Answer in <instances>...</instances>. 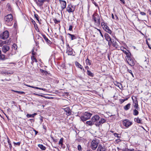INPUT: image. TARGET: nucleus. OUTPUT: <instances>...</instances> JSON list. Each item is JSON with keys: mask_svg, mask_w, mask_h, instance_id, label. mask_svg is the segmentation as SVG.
<instances>
[{"mask_svg": "<svg viewBox=\"0 0 151 151\" xmlns=\"http://www.w3.org/2000/svg\"><path fill=\"white\" fill-rule=\"evenodd\" d=\"M5 24L9 26H11L12 24L13 16L11 14L6 16L4 18Z\"/></svg>", "mask_w": 151, "mask_h": 151, "instance_id": "obj_1", "label": "nucleus"}, {"mask_svg": "<svg viewBox=\"0 0 151 151\" xmlns=\"http://www.w3.org/2000/svg\"><path fill=\"white\" fill-rule=\"evenodd\" d=\"M99 142L98 140L95 139L93 140L91 142V148L93 150H96L99 144Z\"/></svg>", "mask_w": 151, "mask_h": 151, "instance_id": "obj_2", "label": "nucleus"}, {"mask_svg": "<svg viewBox=\"0 0 151 151\" xmlns=\"http://www.w3.org/2000/svg\"><path fill=\"white\" fill-rule=\"evenodd\" d=\"M92 115V114L89 112H85L84 113L83 115L81 116V119L83 122L89 119Z\"/></svg>", "mask_w": 151, "mask_h": 151, "instance_id": "obj_3", "label": "nucleus"}, {"mask_svg": "<svg viewBox=\"0 0 151 151\" xmlns=\"http://www.w3.org/2000/svg\"><path fill=\"white\" fill-rule=\"evenodd\" d=\"M9 36V32L7 31H5L2 34L0 35V38L3 40L6 39Z\"/></svg>", "mask_w": 151, "mask_h": 151, "instance_id": "obj_4", "label": "nucleus"}, {"mask_svg": "<svg viewBox=\"0 0 151 151\" xmlns=\"http://www.w3.org/2000/svg\"><path fill=\"white\" fill-rule=\"evenodd\" d=\"M132 124V122H130L129 120L125 119L123 121V124L126 127H128Z\"/></svg>", "mask_w": 151, "mask_h": 151, "instance_id": "obj_5", "label": "nucleus"}, {"mask_svg": "<svg viewBox=\"0 0 151 151\" xmlns=\"http://www.w3.org/2000/svg\"><path fill=\"white\" fill-rule=\"evenodd\" d=\"M100 118V117L98 115H95L92 117L91 119L94 124H95L97 123L98 122V121H99Z\"/></svg>", "mask_w": 151, "mask_h": 151, "instance_id": "obj_6", "label": "nucleus"}, {"mask_svg": "<svg viewBox=\"0 0 151 151\" xmlns=\"http://www.w3.org/2000/svg\"><path fill=\"white\" fill-rule=\"evenodd\" d=\"M93 18L95 22L98 24L100 22V20L99 15L96 14H94L93 16Z\"/></svg>", "mask_w": 151, "mask_h": 151, "instance_id": "obj_7", "label": "nucleus"}, {"mask_svg": "<svg viewBox=\"0 0 151 151\" xmlns=\"http://www.w3.org/2000/svg\"><path fill=\"white\" fill-rule=\"evenodd\" d=\"M59 1L61 4V14H62V11H63L66 7V3L65 1L60 0Z\"/></svg>", "mask_w": 151, "mask_h": 151, "instance_id": "obj_8", "label": "nucleus"}, {"mask_svg": "<svg viewBox=\"0 0 151 151\" xmlns=\"http://www.w3.org/2000/svg\"><path fill=\"white\" fill-rule=\"evenodd\" d=\"M17 46L16 44H14L12 46V50L11 53L12 55H14L16 53V50L17 49Z\"/></svg>", "mask_w": 151, "mask_h": 151, "instance_id": "obj_9", "label": "nucleus"}, {"mask_svg": "<svg viewBox=\"0 0 151 151\" xmlns=\"http://www.w3.org/2000/svg\"><path fill=\"white\" fill-rule=\"evenodd\" d=\"M66 53L69 55H71L73 54V49L69 46L68 44H67Z\"/></svg>", "mask_w": 151, "mask_h": 151, "instance_id": "obj_10", "label": "nucleus"}, {"mask_svg": "<svg viewBox=\"0 0 151 151\" xmlns=\"http://www.w3.org/2000/svg\"><path fill=\"white\" fill-rule=\"evenodd\" d=\"M127 61L128 63L131 66H133L134 65V61L132 58L127 59Z\"/></svg>", "mask_w": 151, "mask_h": 151, "instance_id": "obj_11", "label": "nucleus"}, {"mask_svg": "<svg viewBox=\"0 0 151 151\" xmlns=\"http://www.w3.org/2000/svg\"><path fill=\"white\" fill-rule=\"evenodd\" d=\"M106 122V119L103 118H101L98 122L97 123L95 124V125L97 127H99L100 125Z\"/></svg>", "mask_w": 151, "mask_h": 151, "instance_id": "obj_12", "label": "nucleus"}, {"mask_svg": "<svg viewBox=\"0 0 151 151\" xmlns=\"http://www.w3.org/2000/svg\"><path fill=\"white\" fill-rule=\"evenodd\" d=\"M10 55L9 54L6 57L5 55L2 54L1 51L0 50V59L1 60H5L6 59L9 58V57Z\"/></svg>", "mask_w": 151, "mask_h": 151, "instance_id": "obj_13", "label": "nucleus"}, {"mask_svg": "<svg viewBox=\"0 0 151 151\" xmlns=\"http://www.w3.org/2000/svg\"><path fill=\"white\" fill-rule=\"evenodd\" d=\"M106 148L104 146H102L101 144L98 145L97 151H106Z\"/></svg>", "mask_w": 151, "mask_h": 151, "instance_id": "obj_14", "label": "nucleus"}, {"mask_svg": "<svg viewBox=\"0 0 151 151\" xmlns=\"http://www.w3.org/2000/svg\"><path fill=\"white\" fill-rule=\"evenodd\" d=\"M72 8L73 6L72 5H69L67 7V11L69 13L72 12L74 11V9H73Z\"/></svg>", "mask_w": 151, "mask_h": 151, "instance_id": "obj_15", "label": "nucleus"}, {"mask_svg": "<svg viewBox=\"0 0 151 151\" xmlns=\"http://www.w3.org/2000/svg\"><path fill=\"white\" fill-rule=\"evenodd\" d=\"M9 47L7 45H4L2 47V51L4 53H6L9 50Z\"/></svg>", "mask_w": 151, "mask_h": 151, "instance_id": "obj_16", "label": "nucleus"}, {"mask_svg": "<svg viewBox=\"0 0 151 151\" xmlns=\"http://www.w3.org/2000/svg\"><path fill=\"white\" fill-rule=\"evenodd\" d=\"M65 111L66 112L67 116L70 115L71 114V110L69 107H68L64 109Z\"/></svg>", "mask_w": 151, "mask_h": 151, "instance_id": "obj_17", "label": "nucleus"}, {"mask_svg": "<svg viewBox=\"0 0 151 151\" xmlns=\"http://www.w3.org/2000/svg\"><path fill=\"white\" fill-rule=\"evenodd\" d=\"M104 37L105 39L107 41H110L111 39L109 35L107 33H105L104 35Z\"/></svg>", "mask_w": 151, "mask_h": 151, "instance_id": "obj_18", "label": "nucleus"}, {"mask_svg": "<svg viewBox=\"0 0 151 151\" xmlns=\"http://www.w3.org/2000/svg\"><path fill=\"white\" fill-rule=\"evenodd\" d=\"M92 122L93 121L91 120H91L87 121L86 122V126H92V125H93L94 124Z\"/></svg>", "mask_w": 151, "mask_h": 151, "instance_id": "obj_19", "label": "nucleus"}, {"mask_svg": "<svg viewBox=\"0 0 151 151\" xmlns=\"http://www.w3.org/2000/svg\"><path fill=\"white\" fill-rule=\"evenodd\" d=\"M75 64L76 67L80 68L81 70L82 69L83 66L78 62H75Z\"/></svg>", "mask_w": 151, "mask_h": 151, "instance_id": "obj_20", "label": "nucleus"}, {"mask_svg": "<svg viewBox=\"0 0 151 151\" xmlns=\"http://www.w3.org/2000/svg\"><path fill=\"white\" fill-rule=\"evenodd\" d=\"M63 137H62L60 139L59 142H58L59 145H60V146L61 147H62L63 145Z\"/></svg>", "mask_w": 151, "mask_h": 151, "instance_id": "obj_21", "label": "nucleus"}, {"mask_svg": "<svg viewBox=\"0 0 151 151\" xmlns=\"http://www.w3.org/2000/svg\"><path fill=\"white\" fill-rule=\"evenodd\" d=\"M131 105V104L130 103L128 104H127L124 107V109L125 110H128L130 108Z\"/></svg>", "mask_w": 151, "mask_h": 151, "instance_id": "obj_22", "label": "nucleus"}, {"mask_svg": "<svg viewBox=\"0 0 151 151\" xmlns=\"http://www.w3.org/2000/svg\"><path fill=\"white\" fill-rule=\"evenodd\" d=\"M125 54L126 55V56L127 58V59H128L129 58H130L131 57V53L129 51H128L126 53H125Z\"/></svg>", "mask_w": 151, "mask_h": 151, "instance_id": "obj_23", "label": "nucleus"}, {"mask_svg": "<svg viewBox=\"0 0 151 151\" xmlns=\"http://www.w3.org/2000/svg\"><path fill=\"white\" fill-rule=\"evenodd\" d=\"M87 74L89 76L93 77L94 76V74L92 73L90 71L87 70Z\"/></svg>", "mask_w": 151, "mask_h": 151, "instance_id": "obj_24", "label": "nucleus"}, {"mask_svg": "<svg viewBox=\"0 0 151 151\" xmlns=\"http://www.w3.org/2000/svg\"><path fill=\"white\" fill-rule=\"evenodd\" d=\"M104 30L110 34H111L112 32L111 30L109 29L108 26L106 27V28Z\"/></svg>", "mask_w": 151, "mask_h": 151, "instance_id": "obj_25", "label": "nucleus"}, {"mask_svg": "<svg viewBox=\"0 0 151 151\" xmlns=\"http://www.w3.org/2000/svg\"><path fill=\"white\" fill-rule=\"evenodd\" d=\"M68 35H69L71 37V40H73L76 39V37L74 35L68 33Z\"/></svg>", "mask_w": 151, "mask_h": 151, "instance_id": "obj_26", "label": "nucleus"}, {"mask_svg": "<svg viewBox=\"0 0 151 151\" xmlns=\"http://www.w3.org/2000/svg\"><path fill=\"white\" fill-rule=\"evenodd\" d=\"M36 114L34 113L33 114H27V116L28 118H33L35 116Z\"/></svg>", "mask_w": 151, "mask_h": 151, "instance_id": "obj_27", "label": "nucleus"}, {"mask_svg": "<svg viewBox=\"0 0 151 151\" xmlns=\"http://www.w3.org/2000/svg\"><path fill=\"white\" fill-rule=\"evenodd\" d=\"M134 120L135 121H136L137 123H142V120L139 119V118H137V119H135Z\"/></svg>", "mask_w": 151, "mask_h": 151, "instance_id": "obj_28", "label": "nucleus"}, {"mask_svg": "<svg viewBox=\"0 0 151 151\" xmlns=\"http://www.w3.org/2000/svg\"><path fill=\"white\" fill-rule=\"evenodd\" d=\"M38 146L39 147H40L42 150H44L46 149V147L42 145L39 144Z\"/></svg>", "mask_w": 151, "mask_h": 151, "instance_id": "obj_29", "label": "nucleus"}, {"mask_svg": "<svg viewBox=\"0 0 151 151\" xmlns=\"http://www.w3.org/2000/svg\"><path fill=\"white\" fill-rule=\"evenodd\" d=\"M134 104H135V105H134V106L135 107V109L138 110L139 109V108L138 106V105L137 101H135V102Z\"/></svg>", "mask_w": 151, "mask_h": 151, "instance_id": "obj_30", "label": "nucleus"}, {"mask_svg": "<svg viewBox=\"0 0 151 151\" xmlns=\"http://www.w3.org/2000/svg\"><path fill=\"white\" fill-rule=\"evenodd\" d=\"M31 59L32 61V62L33 63L34 62L37 63V59L35 58L34 56L32 55L31 57Z\"/></svg>", "mask_w": 151, "mask_h": 151, "instance_id": "obj_31", "label": "nucleus"}, {"mask_svg": "<svg viewBox=\"0 0 151 151\" xmlns=\"http://www.w3.org/2000/svg\"><path fill=\"white\" fill-rule=\"evenodd\" d=\"M121 50L125 54L128 50L124 47H121Z\"/></svg>", "mask_w": 151, "mask_h": 151, "instance_id": "obj_32", "label": "nucleus"}, {"mask_svg": "<svg viewBox=\"0 0 151 151\" xmlns=\"http://www.w3.org/2000/svg\"><path fill=\"white\" fill-rule=\"evenodd\" d=\"M86 63L87 65H90L91 64V62H90V60L88 58L86 60Z\"/></svg>", "mask_w": 151, "mask_h": 151, "instance_id": "obj_33", "label": "nucleus"}, {"mask_svg": "<svg viewBox=\"0 0 151 151\" xmlns=\"http://www.w3.org/2000/svg\"><path fill=\"white\" fill-rule=\"evenodd\" d=\"M112 45L114 47L117 48L118 47V45L116 41H113L112 42Z\"/></svg>", "mask_w": 151, "mask_h": 151, "instance_id": "obj_34", "label": "nucleus"}, {"mask_svg": "<svg viewBox=\"0 0 151 151\" xmlns=\"http://www.w3.org/2000/svg\"><path fill=\"white\" fill-rule=\"evenodd\" d=\"M12 91L14 92L20 94H23V93H24V92L23 91H14L13 90H12Z\"/></svg>", "mask_w": 151, "mask_h": 151, "instance_id": "obj_35", "label": "nucleus"}, {"mask_svg": "<svg viewBox=\"0 0 151 151\" xmlns=\"http://www.w3.org/2000/svg\"><path fill=\"white\" fill-rule=\"evenodd\" d=\"M137 110L135 109L133 111V114L134 115H137L139 113L138 111H137Z\"/></svg>", "mask_w": 151, "mask_h": 151, "instance_id": "obj_36", "label": "nucleus"}, {"mask_svg": "<svg viewBox=\"0 0 151 151\" xmlns=\"http://www.w3.org/2000/svg\"><path fill=\"white\" fill-rule=\"evenodd\" d=\"M102 27L103 29H104L106 28V27L108 26L104 22H102L101 23Z\"/></svg>", "mask_w": 151, "mask_h": 151, "instance_id": "obj_37", "label": "nucleus"}, {"mask_svg": "<svg viewBox=\"0 0 151 151\" xmlns=\"http://www.w3.org/2000/svg\"><path fill=\"white\" fill-rule=\"evenodd\" d=\"M112 18L113 19H118V17L116 15H115L114 16L113 14H111Z\"/></svg>", "mask_w": 151, "mask_h": 151, "instance_id": "obj_38", "label": "nucleus"}, {"mask_svg": "<svg viewBox=\"0 0 151 151\" xmlns=\"http://www.w3.org/2000/svg\"><path fill=\"white\" fill-rule=\"evenodd\" d=\"M45 40L48 44H50L51 43V42L47 37Z\"/></svg>", "mask_w": 151, "mask_h": 151, "instance_id": "obj_39", "label": "nucleus"}, {"mask_svg": "<svg viewBox=\"0 0 151 151\" xmlns=\"http://www.w3.org/2000/svg\"><path fill=\"white\" fill-rule=\"evenodd\" d=\"M114 136H115V137H116L117 138H119L121 137L120 136H119L117 133H114Z\"/></svg>", "mask_w": 151, "mask_h": 151, "instance_id": "obj_40", "label": "nucleus"}, {"mask_svg": "<svg viewBox=\"0 0 151 151\" xmlns=\"http://www.w3.org/2000/svg\"><path fill=\"white\" fill-rule=\"evenodd\" d=\"M78 149L79 151H81L82 148L81 146L80 145H78Z\"/></svg>", "mask_w": 151, "mask_h": 151, "instance_id": "obj_41", "label": "nucleus"}, {"mask_svg": "<svg viewBox=\"0 0 151 151\" xmlns=\"http://www.w3.org/2000/svg\"><path fill=\"white\" fill-rule=\"evenodd\" d=\"M127 71L129 73H130L131 74V75H132V77H134L133 74L131 70H129V69H128Z\"/></svg>", "mask_w": 151, "mask_h": 151, "instance_id": "obj_42", "label": "nucleus"}, {"mask_svg": "<svg viewBox=\"0 0 151 151\" xmlns=\"http://www.w3.org/2000/svg\"><path fill=\"white\" fill-rule=\"evenodd\" d=\"M34 16H35V17L36 18V19L39 21V18L38 17V15L37 14H34Z\"/></svg>", "mask_w": 151, "mask_h": 151, "instance_id": "obj_43", "label": "nucleus"}, {"mask_svg": "<svg viewBox=\"0 0 151 151\" xmlns=\"http://www.w3.org/2000/svg\"><path fill=\"white\" fill-rule=\"evenodd\" d=\"M7 6L8 7V9L9 11H11V7L10 5V4H7Z\"/></svg>", "mask_w": 151, "mask_h": 151, "instance_id": "obj_44", "label": "nucleus"}, {"mask_svg": "<svg viewBox=\"0 0 151 151\" xmlns=\"http://www.w3.org/2000/svg\"><path fill=\"white\" fill-rule=\"evenodd\" d=\"M54 22L55 24H58L59 22H60L58 20L56 19H54Z\"/></svg>", "mask_w": 151, "mask_h": 151, "instance_id": "obj_45", "label": "nucleus"}, {"mask_svg": "<svg viewBox=\"0 0 151 151\" xmlns=\"http://www.w3.org/2000/svg\"><path fill=\"white\" fill-rule=\"evenodd\" d=\"M108 45L110 46L111 45V44H112V40H111L110 41H108Z\"/></svg>", "mask_w": 151, "mask_h": 151, "instance_id": "obj_46", "label": "nucleus"}, {"mask_svg": "<svg viewBox=\"0 0 151 151\" xmlns=\"http://www.w3.org/2000/svg\"><path fill=\"white\" fill-rule=\"evenodd\" d=\"M14 144L15 145H17L18 146H19L20 145V143L19 142H17V143L15 142H14Z\"/></svg>", "mask_w": 151, "mask_h": 151, "instance_id": "obj_47", "label": "nucleus"}, {"mask_svg": "<svg viewBox=\"0 0 151 151\" xmlns=\"http://www.w3.org/2000/svg\"><path fill=\"white\" fill-rule=\"evenodd\" d=\"M73 27L72 25H70L69 28V30L70 31H72V30Z\"/></svg>", "mask_w": 151, "mask_h": 151, "instance_id": "obj_48", "label": "nucleus"}, {"mask_svg": "<svg viewBox=\"0 0 151 151\" xmlns=\"http://www.w3.org/2000/svg\"><path fill=\"white\" fill-rule=\"evenodd\" d=\"M92 3L96 7H98V4L95 2V1H93L92 2Z\"/></svg>", "mask_w": 151, "mask_h": 151, "instance_id": "obj_49", "label": "nucleus"}, {"mask_svg": "<svg viewBox=\"0 0 151 151\" xmlns=\"http://www.w3.org/2000/svg\"><path fill=\"white\" fill-rule=\"evenodd\" d=\"M140 14L142 15H146V13L143 12H140Z\"/></svg>", "mask_w": 151, "mask_h": 151, "instance_id": "obj_50", "label": "nucleus"}, {"mask_svg": "<svg viewBox=\"0 0 151 151\" xmlns=\"http://www.w3.org/2000/svg\"><path fill=\"white\" fill-rule=\"evenodd\" d=\"M126 151H135L134 149H126Z\"/></svg>", "mask_w": 151, "mask_h": 151, "instance_id": "obj_51", "label": "nucleus"}, {"mask_svg": "<svg viewBox=\"0 0 151 151\" xmlns=\"http://www.w3.org/2000/svg\"><path fill=\"white\" fill-rule=\"evenodd\" d=\"M119 101L121 104H122L123 103L124 101V99H120L119 100Z\"/></svg>", "mask_w": 151, "mask_h": 151, "instance_id": "obj_52", "label": "nucleus"}, {"mask_svg": "<svg viewBox=\"0 0 151 151\" xmlns=\"http://www.w3.org/2000/svg\"><path fill=\"white\" fill-rule=\"evenodd\" d=\"M41 70V72L42 73H43L45 74H46L47 73V71L45 70Z\"/></svg>", "mask_w": 151, "mask_h": 151, "instance_id": "obj_53", "label": "nucleus"}, {"mask_svg": "<svg viewBox=\"0 0 151 151\" xmlns=\"http://www.w3.org/2000/svg\"><path fill=\"white\" fill-rule=\"evenodd\" d=\"M98 30L99 31V32L100 33V34L101 35V36L103 37V34H102L101 30H100V29H98Z\"/></svg>", "mask_w": 151, "mask_h": 151, "instance_id": "obj_54", "label": "nucleus"}, {"mask_svg": "<svg viewBox=\"0 0 151 151\" xmlns=\"http://www.w3.org/2000/svg\"><path fill=\"white\" fill-rule=\"evenodd\" d=\"M42 37L44 40L45 39L47 38V37L44 35H43V34L42 35Z\"/></svg>", "mask_w": 151, "mask_h": 151, "instance_id": "obj_55", "label": "nucleus"}, {"mask_svg": "<svg viewBox=\"0 0 151 151\" xmlns=\"http://www.w3.org/2000/svg\"><path fill=\"white\" fill-rule=\"evenodd\" d=\"M26 85V86H27L29 87H31L32 88H34L35 87H34L33 86H30V85Z\"/></svg>", "mask_w": 151, "mask_h": 151, "instance_id": "obj_56", "label": "nucleus"}, {"mask_svg": "<svg viewBox=\"0 0 151 151\" xmlns=\"http://www.w3.org/2000/svg\"><path fill=\"white\" fill-rule=\"evenodd\" d=\"M34 88L36 89H40V90H41V88H39L38 87H35Z\"/></svg>", "mask_w": 151, "mask_h": 151, "instance_id": "obj_57", "label": "nucleus"}, {"mask_svg": "<svg viewBox=\"0 0 151 151\" xmlns=\"http://www.w3.org/2000/svg\"><path fill=\"white\" fill-rule=\"evenodd\" d=\"M121 2H122L123 4H125V1L124 0H120Z\"/></svg>", "mask_w": 151, "mask_h": 151, "instance_id": "obj_58", "label": "nucleus"}, {"mask_svg": "<svg viewBox=\"0 0 151 151\" xmlns=\"http://www.w3.org/2000/svg\"><path fill=\"white\" fill-rule=\"evenodd\" d=\"M116 142H119V141H120V140L119 139H117L116 140Z\"/></svg>", "mask_w": 151, "mask_h": 151, "instance_id": "obj_59", "label": "nucleus"}, {"mask_svg": "<svg viewBox=\"0 0 151 151\" xmlns=\"http://www.w3.org/2000/svg\"><path fill=\"white\" fill-rule=\"evenodd\" d=\"M10 141L9 140V139H8V142L9 144L10 143H10Z\"/></svg>", "mask_w": 151, "mask_h": 151, "instance_id": "obj_60", "label": "nucleus"}, {"mask_svg": "<svg viewBox=\"0 0 151 151\" xmlns=\"http://www.w3.org/2000/svg\"><path fill=\"white\" fill-rule=\"evenodd\" d=\"M118 85H116V86H118V87H119V85H121V84L119 83H117Z\"/></svg>", "mask_w": 151, "mask_h": 151, "instance_id": "obj_61", "label": "nucleus"}, {"mask_svg": "<svg viewBox=\"0 0 151 151\" xmlns=\"http://www.w3.org/2000/svg\"><path fill=\"white\" fill-rule=\"evenodd\" d=\"M85 68H86L87 70H88L89 69V68L88 67V66H86V67H85Z\"/></svg>", "mask_w": 151, "mask_h": 151, "instance_id": "obj_62", "label": "nucleus"}, {"mask_svg": "<svg viewBox=\"0 0 151 151\" xmlns=\"http://www.w3.org/2000/svg\"><path fill=\"white\" fill-rule=\"evenodd\" d=\"M32 22L33 24H35V22L33 20H32Z\"/></svg>", "mask_w": 151, "mask_h": 151, "instance_id": "obj_63", "label": "nucleus"}, {"mask_svg": "<svg viewBox=\"0 0 151 151\" xmlns=\"http://www.w3.org/2000/svg\"><path fill=\"white\" fill-rule=\"evenodd\" d=\"M128 99V98H125V99H124V101H125L126 100H127Z\"/></svg>", "mask_w": 151, "mask_h": 151, "instance_id": "obj_64", "label": "nucleus"}]
</instances>
